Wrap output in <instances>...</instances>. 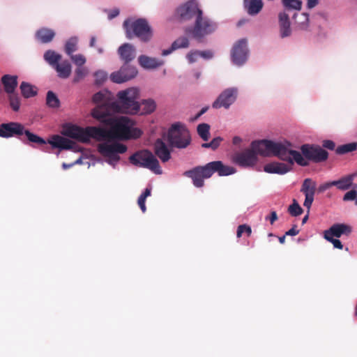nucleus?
<instances>
[{"mask_svg":"<svg viewBox=\"0 0 357 357\" xmlns=\"http://www.w3.org/2000/svg\"><path fill=\"white\" fill-rule=\"evenodd\" d=\"M96 83L98 84H102L107 78V74L105 71L99 70L95 73Z\"/></svg>","mask_w":357,"mask_h":357,"instance_id":"47","label":"nucleus"},{"mask_svg":"<svg viewBox=\"0 0 357 357\" xmlns=\"http://www.w3.org/2000/svg\"><path fill=\"white\" fill-rule=\"evenodd\" d=\"M118 53L124 64H128L136 56L135 48L130 43H124L118 49Z\"/></svg>","mask_w":357,"mask_h":357,"instance_id":"19","label":"nucleus"},{"mask_svg":"<svg viewBox=\"0 0 357 357\" xmlns=\"http://www.w3.org/2000/svg\"><path fill=\"white\" fill-rule=\"evenodd\" d=\"M96 43V38L94 36L91 37L90 40V46L91 47H95Z\"/></svg>","mask_w":357,"mask_h":357,"instance_id":"62","label":"nucleus"},{"mask_svg":"<svg viewBox=\"0 0 357 357\" xmlns=\"http://www.w3.org/2000/svg\"><path fill=\"white\" fill-rule=\"evenodd\" d=\"M78 163H80V159L79 160H77L75 162L73 163H71V164H66V163H63L62 165V167L64 169H67L71 167H73L75 164H78Z\"/></svg>","mask_w":357,"mask_h":357,"instance_id":"58","label":"nucleus"},{"mask_svg":"<svg viewBox=\"0 0 357 357\" xmlns=\"http://www.w3.org/2000/svg\"><path fill=\"white\" fill-rule=\"evenodd\" d=\"M151 188H146L144 190V192L141 195L142 197L146 198L151 195Z\"/></svg>","mask_w":357,"mask_h":357,"instance_id":"59","label":"nucleus"},{"mask_svg":"<svg viewBox=\"0 0 357 357\" xmlns=\"http://www.w3.org/2000/svg\"><path fill=\"white\" fill-rule=\"evenodd\" d=\"M155 155L162 162H166L171 159V151L161 139H157L153 144Z\"/></svg>","mask_w":357,"mask_h":357,"instance_id":"17","label":"nucleus"},{"mask_svg":"<svg viewBox=\"0 0 357 357\" xmlns=\"http://www.w3.org/2000/svg\"><path fill=\"white\" fill-rule=\"evenodd\" d=\"M286 236L287 235H284V236H280V237L278 238L279 241H280V243L283 244L285 242V236Z\"/></svg>","mask_w":357,"mask_h":357,"instance_id":"63","label":"nucleus"},{"mask_svg":"<svg viewBox=\"0 0 357 357\" xmlns=\"http://www.w3.org/2000/svg\"><path fill=\"white\" fill-rule=\"evenodd\" d=\"M241 138L238 136H235L232 139V142L235 145L239 144L241 142Z\"/></svg>","mask_w":357,"mask_h":357,"instance_id":"60","label":"nucleus"},{"mask_svg":"<svg viewBox=\"0 0 357 357\" xmlns=\"http://www.w3.org/2000/svg\"><path fill=\"white\" fill-rule=\"evenodd\" d=\"M198 55L205 59H210L213 56V53L211 50L197 51Z\"/></svg>","mask_w":357,"mask_h":357,"instance_id":"51","label":"nucleus"},{"mask_svg":"<svg viewBox=\"0 0 357 357\" xmlns=\"http://www.w3.org/2000/svg\"><path fill=\"white\" fill-rule=\"evenodd\" d=\"M291 165H290L289 162L288 165H287L282 162H273L264 165V170L269 174H284L290 171Z\"/></svg>","mask_w":357,"mask_h":357,"instance_id":"20","label":"nucleus"},{"mask_svg":"<svg viewBox=\"0 0 357 357\" xmlns=\"http://www.w3.org/2000/svg\"><path fill=\"white\" fill-rule=\"evenodd\" d=\"M322 146L324 148L331 150V151L335 149V142L330 139L324 140L322 142Z\"/></svg>","mask_w":357,"mask_h":357,"instance_id":"50","label":"nucleus"},{"mask_svg":"<svg viewBox=\"0 0 357 357\" xmlns=\"http://www.w3.org/2000/svg\"><path fill=\"white\" fill-rule=\"evenodd\" d=\"M288 212L291 216H298L303 212V208L300 206L296 199L293 200V204H291L288 208Z\"/></svg>","mask_w":357,"mask_h":357,"instance_id":"39","label":"nucleus"},{"mask_svg":"<svg viewBox=\"0 0 357 357\" xmlns=\"http://www.w3.org/2000/svg\"><path fill=\"white\" fill-rule=\"evenodd\" d=\"M342 200L344 202L354 201L355 205L357 206V191L356 190L348 191L343 196Z\"/></svg>","mask_w":357,"mask_h":357,"instance_id":"44","label":"nucleus"},{"mask_svg":"<svg viewBox=\"0 0 357 357\" xmlns=\"http://www.w3.org/2000/svg\"><path fill=\"white\" fill-rule=\"evenodd\" d=\"M356 175V173L348 174L340 178L338 180L333 181L332 184L333 185V186H335L340 190H347L352 186L354 180Z\"/></svg>","mask_w":357,"mask_h":357,"instance_id":"23","label":"nucleus"},{"mask_svg":"<svg viewBox=\"0 0 357 357\" xmlns=\"http://www.w3.org/2000/svg\"><path fill=\"white\" fill-rule=\"evenodd\" d=\"M223 141V139L220 137H217L213 138L211 142L208 143H204L202 144V146L203 148L206 149H211L212 150L217 149L219 146L220 145V143Z\"/></svg>","mask_w":357,"mask_h":357,"instance_id":"41","label":"nucleus"},{"mask_svg":"<svg viewBox=\"0 0 357 357\" xmlns=\"http://www.w3.org/2000/svg\"><path fill=\"white\" fill-rule=\"evenodd\" d=\"M308 219V215H305L303 218V220H302V223L304 224L306 222L307 220Z\"/></svg>","mask_w":357,"mask_h":357,"instance_id":"64","label":"nucleus"},{"mask_svg":"<svg viewBox=\"0 0 357 357\" xmlns=\"http://www.w3.org/2000/svg\"><path fill=\"white\" fill-rule=\"evenodd\" d=\"M352 231L351 227L343 223L333 225L328 229L324 231V234L340 238L342 235L349 236Z\"/></svg>","mask_w":357,"mask_h":357,"instance_id":"18","label":"nucleus"},{"mask_svg":"<svg viewBox=\"0 0 357 357\" xmlns=\"http://www.w3.org/2000/svg\"><path fill=\"white\" fill-rule=\"evenodd\" d=\"M245 233L248 236H250L252 234V229L247 225H241L237 228L236 236L238 238L241 237L242 234Z\"/></svg>","mask_w":357,"mask_h":357,"instance_id":"43","label":"nucleus"},{"mask_svg":"<svg viewBox=\"0 0 357 357\" xmlns=\"http://www.w3.org/2000/svg\"><path fill=\"white\" fill-rule=\"evenodd\" d=\"M268 142L277 143L268 139L254 141L251 143L250 149L235 153L232 156V161L240 167H248L256 165L258 154L264 157H275L266 149V145L268 144Z\"/></svg>","mask_w":357,"mask_h":357,"instance_id":"5","label":"nucleus"},{"mask_svg":"<svg viewBox=\"0 0 357 357\" xmlns=\"http://www.w3.org/2000/svg\"><path fill=\"white\" fill-rule=\"evenodd\" d=\"M237 90L234 88H229L222 91L216 100L213 103V107L215 109L222 107L227 109L235 101L236 98Z\"/></svg>","mask_w":357,"mask_h":357,"instance_id":"15","label":"nucleus"},{"mask_svg":"<svg viewBox=\"0 0 357 357\" xmlns=\"http://www.w3.org/2000/svg\"><path fill=\"white\" fill-rule=\"evenodd\" d=\"M46 104L49 107L58 108L60 106V100L54 92L49 91L47 93Z\"/></svg>","mask_w":357,"mask_h":357,"instance_id":"35","label":"nucleus"},{"mask_svg":"<svg viewBox=\"0 0 357 357\" xmlns=\"http://www.w3.org/2000/svg\"><path fill=\"white\" fill-rule=\"evenodd\" d=\"M294 18L300 29L305 30L309 25V15L307 13L294 14Z\"/></svg>","mask_w":357,"mask_h":357,"instance_id":"33","label":"nucleus"},{"mask_svg":"<svg viewBox=\"0 0 357 357\" xmlns=\"http://www.w3.org/2000/svg\"><path fill=\"white\" fill-rule=\"evenodd\" d=\"M70 58L72 61L77 65L78 67L82 66L85 62L86 59L84 56L82 54H76V55H70Z\"/></svg>","mask_w":357,"mask_h":357,"instance_id":"48","label":"nucleus"},{"mask_svg":"<svg viewBox=\"0 0 357 357\" xmlns=\"http://www.w3.org/2000/svg\"><path fill=\"white\" fill-rule=\"evenodd\" d=\"M138 61L139 65L146 69L156 68L163 64V61L145 55L139 56Z\"/></svg>","mask_w":357,"mask_h":357,"instance_id":"25","label":"nucleus"},{"mask_svg":"<svg viewBox=\"0 0 357 357\" xmlns=\"http://www.w3.org/2000/svg\"><path fill=\"white\" fill-rule=\"evenodd\" d=\"M197 133L204 141H208L210 137V126L207 123H201L197 126Z\"/></svg>","mask_w":357,"mask_h":357,"instance_id":"36","label":"nucleus"},{"mask_svg":"<svg viewBox=\"0 0 357 357\" xmlns=\"http://www.w3.org/2000/svg\"><path fill=\"white\" fill-rule=\"evenodd\" d=\"M98 152L104 157L108 158L112 161L117 162L120 160L119 153H123L127 151V146L123 144L114 142L109 144L107 142L100 143L98 146Z\"/></svg>","mask_w":357,"mask_h":357,"instance_id":"11","label":"nucleus"},{"mask_svg":"<svg viewBox=\"0 0 357 357\" xmlns=\"http://www.w3.org/2000/svg\"><path fill=\"white\" fill-rule=\"evenodd\" d=\"M146 199V198L140 195L137 200V204L143 213H144L146 210V205H145Z\"/></svg>","mask_w":357,"mask_h":357,"instance_id":"52","label":"nucleus"},{"mask_svg":"<svg viewBox=\"0 0 357 357\" xmlns=\"http://www.w3.org/2000/svg\"><path fill=\"white\" fill-rule=\"evenodd\" d=\"M61 55L54 50H49L44 54V59L53 68L59 63Z\"/></svg>","mask_w":357,"mask_h":357,"instance_id":"32","label":"nucleus"},{"mask_svg":"<svg viewBox=\"0 0 357 357\" xmlns=\"http://www.w3.org/2000/svg\"><path fill=\"white\" fill-rule=\"evenodd\" d=\"M208 109V107H204L202 108L199 112L197 114V116H195V119H197L199 117H200L202 114H204Z\"/></svg>","mask_w":357,"mask_h":357,"instance_id":"61","label":"nucleus"},{"mask_svg":"<svg viewBox=\"0 0 357 357\" xmlns=\"http://www.w3.org/2000/svg\"><path fill=\"white\" fill-rule=\"evenodd\" d=\"M123 27L128 39L135 36L142 42H148L152 38L151 27L145 19L139 18L135 21L126 20L123 22Z\"/></svg>","mask_w":357,"mask_h":357,"instance_id":"7","label":"nucleus"},{"mask_svg":"<svg viewBox=\"0 0 357 357\" xmlns=\"http://www.w3.org/2000/svg\"><path fill=\"white\" fill-rule=\"evenodd\" d=\"M35 36L40 43H49L54 39L55 32L51 29L43 27L36 31Z\"/></svg>","mask_w":357,"mask_h":357,"instance_id":"26","label":"nucleus"},{"mask_svg":"<svg viewBox=\"0 0 357 357\" xmlns=\"http://www.w3.org/2000/svg\"><path fill=\"white\" fill-rule=\"evenodd\" d=\"M129 160L132 165L148 169L156 174L162 173L159 161L153 153L147 149L137 151L130 156Z\"/></svg>","mask_w":357,"mask_h":357,"instance_id":"8","label":"nucleus"},{"mask_svg":"<svg viewBox=\"0 0 357 357\" xmlns=\"http://www.w3.org/2000/svg\"><path fill=\"white\" fill-rule=\"evenodd\" d=\"M332 183H333V181H328V182H326V183H324L321 184L319 186V188H317V192L319 193L324 192L328 188H330L332 186H333V185Z\"/></svg>","mask_w":357,"mask_h":357,"instance_id":"49","label":"nucleus"},{"mask_svg":"<svg viewBox=\"0 0 357 357\" xmlns=\"http://www.w3.org/2000/svg\"><path fill=\"white\" fill-rule=\"evenodd\" d=\"M266 219H269L271 224L273 225L278 220V215L275 211H272L270 217H266Z\"/></svg>","mask_w":357,"mask_h":357,"instance_id":"56","label":"nucleus"},{"mask_svg":"<svg viewBox=\"0 0 357 357\" xmlns=\"http://www.w3.org/2000/svg\"><path fill=\"white\" fill-rule=\"evenodd\" d=\"M280 24V33L281 38L288 37L291 33L290 27V21L288 14L286 13H280L278 15Z\"/></svg>","mask_w":357,"mask_h":357,"instance_id":"22","label":"nucleus"},{"mask_svg":"<svg viewBox=\"0 0 357 357\" xmlns=\"http://www.w3.org/2000/svg\"><path fill=\"white\" fill-rule=\"evenodd\" d=\"M248 54L247 40H239L232 48L231 59L233 62L238 66L242 65L247 60Z\"/></svg>","mask_w":357,"mask_h":357,"instance_id":"14","label":"nucleus"},{"mask_svg":"<svg viewBox=\"0 0 357 357\" xmlns=\"http://www.w3.org/2000/svg\"><path fill=\"white\" fill-rule=\"evenodd\" d=\"M105 94H104L101 91H99V92L95 93L93 96V101L96 104H99L98 105H97L96 107H98V106H100V105H103L105 104H109V103L112 102H105Z\"/></svg>","mask_w":357,"mask_h":357,"instance_id":"42","label":"nucleus"},{"mask_svg":"<svg viewBox=\"0 0 357 357\" xmlns=\"http://www.w3.org/2000/svg\"><path fill=\"white\" fill-rule=\"evenodd\" d=\"M216 29V24L204 17L202 13L195 19L194 26L187 28L185 32L200 41L206 36L214 32Z\"/></svg>","mask_w":357,"mask_h":357,"instance_id":"10","label":"nucleus"},{"mask_svg":"<svg viewBox=\"0 0 357 357\" xmlns=\"http://www.w3.org/2000/svg\"><path fill=\"white\" fill-rule=\"evenodd\" d=\"M282 4L287 10L294 9L300 10L302 6L301 0H282Z\"/></svg>","mask_w":357,"mask_h":357,"instance_id":"37","label":"nucleus"},{"mask_svg":"<svg viewBox=\"0 0 357 357\" xmlns=\"http://www.w3.org/2000/svg\"><path fill=\"white\" fill-rule=\"evenodd\" d=\"M119 14V9H114L110 11V13H109L108 15V17L109 19H113L114 17H116V16H118Z\"/></svg>","mask_w":357,"mask_h":357,"instance_id":"57","label":"nucleus"},{"mask_svg":"<svg viewBox=\"0 0 357 357\" xmlns=\"http://www.w3.org/2000/svg\"><path fill=\"white\" fill-rule=\"evenodd\" d=\"M190 132L184 125L176 123L169 129L167 142L171 147L184 149L190 144Z\"/></svg>","mask_w":357,"mask_h":357,"instance_id":"9","label":"nucleus"},{"mask_svg":"<svg viewBox=\"0 0 357 357\" xmlns=\"http://www.w3.org/2000/svg\"><path fill=\"white\" fill-rule=\"evenodd\" d=\"M317 183L312 178H305L301 188V192L305 195L303 206L310 210L316 192Z\"/></svg>","mask_w":357,"mask_h":357,"instance_id":"16","label":"nucleus"},{"mask_svg":"<svg viewBox=\"0 0 357 357\" xmlns=\"http://www.w3.org/2000/svg\"><path fill=\"white\" fill-rule=\"evenodd\" d=\"M77 38L74 37L70 38L66 43L65 51L66 54L70 56L77 50Z\"/></svg>","mask_w":357,"mask_h":357,"instance_id":"38","label":"nucleus"},{"mask_svg":"<svg viewBox=\"0 0 357 357\" xmlns=\"http://www.w3.org/2000/svg\"><path fill=\"white\" fill-rule=\"evenodd\" d=\"M21 93L25 98H29L37 95L36 88L28 82H22L20 86Z\"/></svg>","mask_w":357,"mask_h":357,"instance_id":"30","label":"nucleus"},{"mask_svg":"<svg viewBox=\"0 0 357 357\" xmlns=\"http://www.w3.org/2000/svg\"><path fill=\"white\" fill-rule=\"evenodd\" d=\"M324 237L326 240L331 242L334 248L342 250L343 248V245L342 244L341 241L337 238H334V236L324 234Z\"/></svg>","mask_w":357,"mask_h":357,"instance_id":"46","label":"nucleus"},{"mask_svg":"<svg viewBox=\"0 0 357 357\" xmlns=\"http://www.w3.org/2000/svg\"><path fill=\"white\" fill-rule=\"evenodd\" d=\"M296 227H297L296 225H294L291 229H290L289 230H288L285 233V235H287V236H296V235H297L299 233V230L297 229Z\"/></svg>","mask_w":357,"mask_h":357,"instance_id":"54","label":"nucleus"},{"mask_svg":"<svg viewBox=\"0 0 357 357\" xmlns=\"http://www.w3.org/2000/svg\"><path fill=\"white\" fill-rule=\"evenodd\" d=\"M117 100L102 106L114 113L137 114L140 111L139 91L136 87L120 91L116 94Z\"/></svg>","mask_w":357,"mask_h":357,"instance_id":"4","label":"nucleus"},{"mask_svg":"<svg viewBox=\"0 0 357 357\" xmlns=\"http://www.w3.org/2000/svg\"><path fill=\"white\" fill-rule=\"evenodd\" d=\"M47 142L51 144L53 148L66 150L71 149L73 145V142L71 140L58 135H53Z\"/></svg>","mask_w":357,"mask_h":357,"instance_id":"21","label":"nucleus"},{"mask_svg":"<svg viewBox=\"0 0 357 357\" xmlns=\"http://www.w3.org/2000/svg\"><path fill=\"white\" fill-rule=\"evenodd\" d=\"M244 8L250 15L258 14L263 8L261 0H244Z\"/></svg>","mask_w":357,"mask_h":357,"instance_id":"27","label":"nucleus"},{"mask_svg":"<svg viewBox=\"0 0 357 357\" xmlns=\"http://www.w3.org/2000/svg\"><path fill=\"white\" fill-rule=\"evenodd\" d=\"M112 112L105 106H98L91 112L92 116L100 123L109 126V129L96 127H87L84 129L75 125H66L63 127L62 134L81 142H88L91 138L111 142L137 139L142 136L141 130L133 128V123L128 117L115 118L112 116Z\"/></svg>","mask_w":357,"mask_h":357,"instance_id":"1","label":"nucleus"},{"mask_svg":"<svg viewBox=\"0 0 357 357\" xmlns=\"http://www.w3.org/2000/svg\"><path fill=\"white\" fill-rule=\"evenodd\" d=\"M202 13L195 0H190L176 9V13L181 21H188L193 18L195 20Z\"/></svg>","mask_w":357,"mask_h":357,"instance_id":"12","label":"nucleus"},{"mask_svg":"<svg viewBox=\"0 0 357 357\" xmlns=\"http://www.w3.org/2000/svg\"><path fill=\"white\" fill-rule=\"evenodd\" d=\"M197 56H199L197 51H195V52L189 53L187 55V58H188L189 62L192 63H194L196 61Z\"/></svg>","mask_w":357,"mask_h":357,"instance_id":"53","label":"nucleus"},{"mask_svg":"<svg viewBox=\"0 0 357 357\" xmlns=\"http://www.w3.org/2000/svg\"><path fill=\"white\" fill-rule=\"evenodd\" d=\"M357 149V142H351L337 146L335 152L338 155H343L347 153L354 151Z\"/></svg>","mask_w":357,"mask_h":357,"instance_id":"34","label":"nucleus"},{"mask_svg":"<svg viewBox=\"0 0 357 357\" xmlns=\"http://www.w3.org/2000/svg\"><path fill=\"white\" fill-rule=\"evenodd\" d=\"M140 105V111L139 113L141 114H149L154 112L156 107L155 102L152 99L143 100Z\"/></svg>","mask_w":357,"mask_h":357,"instance_id":"31","label":"nucleus"},{"mask_svg":"<svg viewBox=\"0 0 357 357\" xmlns=\"http://www.w3.org/2000/svg\"><path fill=\"white\" fill-rule=\"evenodd\" d=\"M268 143L266 147L271 151V154L290 165L296 162L301 166L306 167L309 165V161L319 163L326 161L328 158V153L319 145L303 144L300 148L301 153L299 151L293 150L292 144L287 141Z\"/></svg>","mask_w":357,"mask_h":357,"instance_id":"2","label":"nucleus"},{"mask_svg":"<svg viewBox=\"0 0 357 357\" xmlns=\"http://www.w3.org/2000/svg\"><path fill=\"white\" fill-rule=\"evenodd\" d=\"M137 73L135 66L124 64L119 71L112 73L110 78L113 82L121 84L134 78Z\"/></svg>","mask_w":357,"mask_h":357,"instance_id":"13","label":"nucleus"},{"mask_svg":"<svg viewBox=\"0 0 357 357\" xmlns=\"http://www.w3.org/2000/svg\"><path fill=\"white\" fill-rule=\"evenodd\" d=\"M1 82L3 85L4 90L8 94L14 93L17 86V76L5 75L1 78Z\"/></svg>","mask_w":357,"mask_h":357,"instance_id":"24","label":"nucleus"},{"mask_svg":"<svg viewBox=\"0 0 357 357\" xmlns=\"http://www.w3.org/2000/svg\"><path fill=\"white\" fill-rule=\"evenodd\" d=\"M217 172L219 176H229L236 172L233 167L225 165L222 161H213L204 166H197L184 172L183 176L190 178L193 185L197 188L204 185V179L209 178Z\"/></svg>","mask_w":357,"mask_h":357,"instance_id":"3","label":"nucleus"},{"mask_svg":"<svg viewBox=\"0 0 357 357\" xmlns=\"http://www.w3.org/2000/svg\"><path fill=\"white\" fill-rule=\"evenodd\" d=\"M25 135L29 142L40 145L46 144V141L38 135L31 132L25 129L24 125L18 122H9L0 125V137L9 138L14 136L19 137L24 142L20 136Z\"/></svg>","mask_w":357,"mask_h":357,"instance_id":"6","label":"nucleus"},{"mask_svg":"<svg viewBox=\"0 0 357 357\" xmlns=\"http://www.w3.org/2000/svg\"><path fill=\"white\" fill-rule=\"evenodd\" d=\"M10 105L13 111L17 112L20 107V98L17 93L9 94Z\"/></svg>","mask_w":357,"mask_h":357,"instance_id":"40","label":"nucleus"},{"mask_svg":"<svg viewBox=\"0 0 357 357\" xmlns=\"http://www.w3.org/2000/svg\"><path fill=\"white\" fill-rule=\"evenodd\" d=\"M189 46V41L186 37H181L173 42L171 47L167 50H164L162 52V56H167L173 51L179 48H186Z\"/></svg>","mask_w":357,"mask_h":357,"instance_id":"28","label":"nucleus"},{"mask_svg":"<svg viewBox=\"0 0 357 357\" xmlns=\"http://www.w3.org/2000/svg\"><path fill=\"white\" fill-rule=\"evenodd\" d=\"M319 0H307V7L312 9L318 5Z\"/></svg>","mask_w":357,"mask_h":357,"instance_id":"55","label":"nucleus"},{"mask_svg":"<svg viewBox=\"0 0 357 357\" xmlns=\"http://www.w3.org/2000/svg\"><path fill=\"white\" fill-rule=\"evenodd\" d=\"M86 73L87 70L84 68L82 66L78 67L75 72L74 82H79L86 76Z\"/></svg>","mask_w":357,"mask_h":357,"instance_id":"45","label":"nucleus"},{"mask_svg":"<svg viewBox=\"0 0 357 357\" xmlns=\"http://www.w3.org/2000/svg\"><path fill=\"white\" fill-rule=\"evenodd\" d=\"M54 68L58 73V76L62 79L68 78L71 74V65L68 61H63L56 64Z\"/></svg>","mask_w":357,"mask_h":357,"instance_id":"29","label":"nucleus"}]
</instances>
